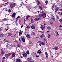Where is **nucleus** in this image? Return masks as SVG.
I'll return each instance as SVG.
<instances>
[{
	"instance_id": "nucleus-12",
	"label": "nucleus",
	"mask_w": 62,
	"mask_h": 62,
	"mask_svg": "<svg viewBox=\"0 0 62 62\" xmlns=\"http://www.w3.org/2000/svg\"><path fill=\"white\" fill-rule=\"evenodd\" d=\"M10 6L11 8H13V5L11 4H10Z\"/></svg>"
},
{
	"instance_id": "nucleus-9",
	"label": "nucleus",
	"mask_w": 62,
	"mask_h": 62,
	"mask_svg": "<svg viewBox=\"0 0 62 62\" xmlns=\"http://www.w3.org/2000/svg\"><path fill=\"white\" fill-rule=\"evenodd\" d=\"M12 57H14L15 56V54L14 53H13L12 55Z\"/></svg>"
},
{
	"instance_id": "nucleus-10",
	"label": "nucleus",
	"mask_w": 62,
	"mask_h": 62,
	"mask_svg": "<svg viewBox=\"0 0 62 62\" xmlns=\"http://www.w3.org/2000/svg\"><path fill=\"white\" fill-rule=\"evenodd\" d=\"M22 33H23V31H21V30L20 31V32H19V36H21V35H22Z\"/></svg>"
},
{
	"instance_id": "nucleus-52",
	"label": "nucleus",
	"mask_w": 62,
	"mask_h": 62,
	"mask_svg": "<svg viewBox=\"0 0 62 62\" xmlns=\"http://www.w3.org/2000/svg\"><path fill=\"white\" fill-rule=\"evenodd\" d=\"M18 19H17V18H16V22H17V21H18Z\"/></svg>"
},
{
	"instance_id": "nucleus-36",
	"label": "nucleus",
	"mask_w": 62,
	"mask_h": 62,
	"mask_svg": "<svg viewBox=\"0 0 62 62\" xmlns=\"http://www.w3.org/2000/svg\"><path fill=\"white\" fill-rule=\"evenodd\" d=\"M26 17L27 18H29V17H30V16L29 15H28L27 16H26Z\"/></svg>"
},
{
	"instance_id": "nucleus-61",
	"label": "nucleus",
	"mask_w": 62,
	"mask_h": 62,
	"mask_svg": "<svg viewBox=\"0 0 62 62\" xmlns=\"http://www.w3.org/2000/svg\"><path fill=\"white\" fill-rule=\"evenodd\" d=\"M45 43L43 42V43L42 44V45H44L45 44Z\"/></svg>"
},
{
	"instance_id": "nucleus-46",
	"label": "nucleus",
	"mask_w": 62,
	"mask_h": 62,
	"mask_svg": "<svg viewBox=\"0 0 62 62\" xmlns=\"http://www.w3.org/2000/svg\"><path fill=\"white\" fill-rule=\"evenodd\" d=\"M20 18V16H18L17 18V19H18L19 18Z\"/></svg>"
},
{
	"instance_id": "nucleus-19",
	"label": "nucleus",
	"mask_w": 62,
	"mask_h": 62,
	"mask_svg": "<svg viewBox=\"0 0 62 62\" xmlns=\"http://www.w3.org/2000/svg\"><path fill=\"white\" fill-rule=\"evenodd\" d=\"M39 7L41 9V10H43V8H42V6H39Z\"/></svg>"
},
{
	"instance_id": "nucleus-13",
	"label": "nucleus",
	"mask_w": 62,
	"mask_h": 62,
	"mask_svg": "<svg viewBox=\"0 0 62 62\" xmlns=\"http://www.w3.org/2000/svg\"><path fill=\"white\" fill-rule=\"evenodd\" d=\"M36 2H37V5H39V4H40V2H39V1L38 0H37Z\"/></svg>"
},
{
	"instance_id": "nucleus-7",
	"label": "nucleus",
	"mask_w": 62,
	"mask_h": 62,
	"mask_svg": "<svg viewBox=\"0 0 62 62\" xmlns=\"http://www.w3.org/2000/svg\"><path fill=\"white\" fill-rule=\"evenodd\" d=\"M40 20V18H35L34 19V20L35 21H39Z\"/></svg>"
},
{
	"instance_id": "nucleus-62",
	"label": "nucleus",
	"mask_w": 62,
	"mask_h": 62,
	"mask_svg": "<svg viewBox=\"0 0 62 62\" xmlns=\"http://www.w3.org/2000/svg\"><path fill=\"white\" fill-rule=\"evenodd\" d=\"M47 31V33H49V31Z\"/></svg>"
},
{
	"instance_id": "nucleus-42",
	"label": "nucleus",
	"mask_w": 62,
	"mask_h": 62,
	"mask_svg": "<svg viewBox=\"0 0 62 62\" xmlns=\"http://www.w3.org/2000/svg\"><path fill=\"white\" fill-rule=\"evenodd\" d=\"M56 18H57L58 19H59V18H58V16L56 15Z\"/></svg>"
},
{
	"instance_id": "nucleus-2",
	"label": "nucleus",
	"mask_w": 62,
	"mask_h": 62,
	"mask_svg": "<svg viewBox=\"0 0 62 62\" xmlns=\"http://www.w3.org/2000/svg\"><path fill=\"white\" fill-rule=\"evenodd\" d=\"M23 57L26 58L27 57V54L25 52H24L23 54Z\"/></svg>"
},
{
	"instance_id": "nucleus-8",
	"label": "nucleus",
	"mask_w": 62,
	"mask_h": 62,
	"mask_svg": "<svg viewBox=\"0 0 62 62\" xmlns=\"http://www.w3.org/2000/svg\"><path fill=\"white\" fill-rule=\"evenodd\" d=\"M45 54L47 58H48V56H49V55L47 54V52H45Z\"/></svg>"
},
{
	"instance_id": "nucleus-53",
	"label": "nucleus",
	"mask_w": 62,
	"mask_h": 62,
	"mask_svg": "<svg viewBox=\"0 0 62 62\" xmlns=\"http://www.w3.org/2000/svg\"><path fill=\"white\" fill-rule=\"evenodd\" d=\"M3 59H5V57H3L2 58Z\"/></svg>"
},
{
	"instance_id": "nucleus-40",
	"label": "nucleus",
	"mask_w": 62,
	"mask_h": 62,
	"mask_svg": "<svg viewBox=\"0 0 62 62\" xmlns=\"http://www.w3.org/2000/svg\"><path fill=\"white\" fill-rule=\"evenodd\" d=\"M11 10L10 9L8 11V12H11Z\"/></svg>"
},
{
	"instance_id": "nucleus-23",
	"label": "nucleus",
	"mask_w": 62,
	"mask_h": 62,
	"mask_svg": "<svg viewBox=\"0 0 62 62\" xmlns=\"http://www.w3.org/2000/svg\"><path fill=\"white\" fill-rule=\"evenodd\" d=\"M53 6H52V7L53 8H54L55 7V4H53Z\"/></svg>"
},
{
	"instance_id": "nucleus-31",
	"label": "nucleus",
	"mask_w": 62,
	"mask_h": 62,
	"mask_svg": "<svg viewBox=\"0 0 62 62\" xmlns=\"http://www.w3.org/2000/svg\"><path fill=\"white\" fill-rule=\"evenodd\" d=\"M29 44H32V42L31 41H30L29 42Z\"/></svg>"
},
{
	"instance_id": "nucleus-33",
	"label": "nucleus",
	"mask_w": 62,
	"mask_h": 62,
	"mask_svg": "<svg viewBox=\"0 0 62 62\" xmlns=\"http://www.w3.org/2000/svg\"><path fill=\"white\" fill-rule=\"evenodd\" d=\"M32 33L33 35H36V34H35V33H34V32L33 31L32 32Z\"/></svg>"
},
{
	"instance_id": "nucleus-22",
	"label": "nucleus",
	"mask_w": 62,
	"mask_h": 62,
	"mask_svg": "<svg viewBox=\"0 0 62 62\" xmlns=\"http://www.w3.org/2000/svg\"><path fill=\"white\" fill-rule=\"evenodd\" d=\"M46 16L42 15V18H45L46 17Z\"/></svg>"
},
{
	"instance_id": "nucleus-3",
	"label": "nucleus",
	"mask_w": 62,
	"mask_h": 62,
	"mask_svg": "<svg viewBox=\"0 0 62 62\" xmlns=\"http://www.w3.org/2000/svg\"><path fill=\"white\" fill-rule=\"evenodd\" d=\"M21 39L22 40V41H23V42H25V38H24L23 37H21Z\"/></svg>"
},
{
	"instance_id": "nucleus-44",
	"label": "nucleus",
	"mask_w": 62,
	"mask_h": 62,
	"mask_svg": "<svg viewBox=\"0 0 62 62\" xmlns=\"http://www.w3.org/2000/svg\"><path fill=\"white\" fill-rule=\"evenodd\" d=\"M5 42H9V41H8V40H6L5 41Z\"/></svg>"
},
{
	"instance_id": "nucleus-30",
	"label": "nucleus",
	"mask_w": 62,
	"mask_h": 62,
	"mask_svg": "<svg viewBox=\"0 0 62 62\" xmlns=\"http://www.w3.org/2000/svg\"><path fill=\"white\" fill-rule=\"evenodd\" d=\"M47 28L48 29H49V30H50V29H51V27H47Z\"/></svg>"
},
{
	"instance_id": "nucleus-38",
	"label": "nucleus",
	"mask_w": 62,
	"mask_h": 62,
	"mask_svg": "<svg viewBox=\"0 0 62 62\" xmlns=\"http://www.w3.org/2000/svg\"><path fill=\"white\" fill-rule=\"evenodd\" d=\"M16 36H17L16 34H15V35L13 37L14 38H16Z\"/></svg>"
},
{
	"instance_id": "nucleus-57",
	"label": "nucleus",
	"mask_w": 62,
	"mask_h": 62,
	"mask_svg": "<svg viewBox=\"0 0 62 62\" xmlns=\"http://www.w3.org/2000/svg\"><path fill=\"white\" fill-rule=\"evenodd\" d=\"M59 14L60 15H62V13H60Z\"/></svg>"
},
{
	"instance_id": "nucleus-6",
	"label": "nucleus",
	"mask_w": 62,
	"mask_h": 62,
	"mask_svg": "<svg viewBox=\"0 0 62 62\" xmlns=\"http://www.w3.org/2000/svg\"><path fill=\"white\" fill-rule=\"evenodd\" d=\"M58 9H59V8H58V7L55 8V13H56V12H57L58 10Z\"/></svg>"
},
{
	"instance_id": "nucleus-50",
	"label": "nucleus",
	"mask_w": 62,
	"mask_h": 62,
	"mask_svg": "<svg viewBox=\"0 0 62 62\" xmlns=\"http://www.w3.org/2000/svg\"><path fill=\"white\" fill-rule=\"evenodd\" d=\"M26 20H29V19L28 18H27V17H26Z\"/></svg>"
},
{
	"instance_id": "nucleus-41",
	"label": "nucleus",
	"mask_w": 62,
	"mask_h": 62,
	"mask_svg": "<svg viewBox=\"0 0 62 62\" xmlns=\"http://www.w3.org/2000/svg\"><path fill=\"white\" fill-rule=\"evenodd\" d=\"M31 20V23H33V19H32Z\"/></svg>"
},
{
	"instance_id": "nucleus-47",
	"label": "nucleus",
	"mask_w": 62,
	"mask_h": 62,
	"mask_svg": "<svg viewBox=\"0 0 62 62\" xmlns=\"http://www.w3.org/2000/svg\"><path fill=\"white\" fill-rule=\"evenodd\" d=\"M43 15H45V16H46V14H45V13H44Z\"/></svg>"
},
{
	"instance_id": "nucleus-35",
	"label": "nucleus",
	"mask_w": 62,
	"mask_h": 62,
	"mask_svg": "<svg viewBox=\"0 0 62 62\" xmlns=\"http://www.w3.org/2000/svg\"><path fill=\"white\" fill-rule=\"evenodd\" d=\"M55 50H58V47H55Z\"/></svg>"
},
{
	"instance_id": "nucleus-29",
	"label": "nucleus",
	"mask_w": 62,
	"mask_h": 62,
	"mask_svg": "<svg viewBox=\"0 0 62 62\" xmlns=\"http://www.w3.org/2000/svg\"><path fill=\"white\" fill-rule=\"evenodd\" d=\"M50 36H51V34H49L48 35V38H50Z\"/></svg>"
},
{
	"instance_id": "nucleus-54",
	"label": "nucleus",
	"mask_w": 62,
	"mask_h": 62,
	"mask_svg": "<svg viewBox=\"0 0 62 62\" xmlns=\"http://www.w3.org/2000/svg\"><path fill=\"white\" fill-rule=\"evenodd\" d=\"M62 9H59V11H62Z\"/></svg>"
},
{
	"instance_id": "nucleus-49",
	"label": "nucleus",
	"mask_w": 62,
	"mask_h": 62,
	"mask_svg": "<svg viewBox=\"0 0 62 62\" xmlns=\"http://www.w3.org/2000/svg\"><path fill=\"white\" fill-rule=\"evenodd\" d=\"M52 18H54V16H53V15H52Z\"/></svg>"
},
{
	"instance_id": "nucleus-15",
	"label": "nucleus",
	"mask_w": 62,
	"mask_h": 62,
	"mask_svg": "<svg viewBox=\"0 0 62 62\" xmlns=\"http://www.w3.org/2000/svg\"><path fill=\"white\" fill-rule=\"evenodd\" d=\"M12 5H13V7H14L16 5V3H14L12 4Z\"/></svg>"
},
{
	"instance_id": "nucleus-21",
	"label": "nucleus",
	"mask_w": 62,
	"mask_h": 62,
	"mask_svg": "<svg viewBox=\"0 0 62 62\" xmlns=\"http://www.w3.org/2000/svg\"><path fill=\"white\" fill-rule=\"evenodd\" d=\"M13 34H11V33H9L8 34V36H11V35H12Z\"/></svg>"
},
{
	"instance_id": "nucleus-43",
	"label": "nucleus",
	"mask_w": 62,
	"mask_h": 62,
	"mask_svg": "<svg viewBox=\"0 0 62 62\" xmlns=\"http://www.w3.org/2000/svg\"><path fill=\"white\" fill-rule=\"evenodd\" d=\"M52 19H53L54 21H55V18L54 17V18H52Z\"/></svg>"
},
{
	"instance_id": "nucleus-17",
	"label": "nucleus",
	"mask_w": 62,
	"mask_h": 62,
	"mask_svg": "<svg viewBox=\"0 0 62 62\" xmlns=\"http://www.w3.org/2000/svg\"><path fill=\"white\" fill-rule=\"evenodd\" d=\"M26 37L27 38H30V35H29V34L26 35Z\"/></svg>"
},
{
	"instance_id": "nucleus-39",
	"label": "nucleus",
	"mask_w": 62,
	"mask_h": 62,
	"mask_svg": "<svg viewBox=\"0 0 62 62\" xmlns=\"http://www.w3.org/2000/svg\"><path fill=\"white\" fill-rule=\"evenodd\" d=\"M44 26V25H43L42 24L41 25V27H40V28H42V27H43Z\"/></svg>"
},
{
	"instance_id": "nucleus-56",
	"label": "nucleus",
	"mask_w": 62,
	"mask_h": 62,
	"mask_svg": "<svg viewBox=\"0 0 62 62\" xmlns=\"http://www.w3.org/2000/svg\"><path fill=\"white\" fill-rule=\"evenodd\" d=\"M57 6V5H55V8H58L57 7V6Z\"/></svg>"
},
{
	"instance_id": "nucleus-32",
	"label": "nucleus",
	"mask_w": 62,
	"mask_h": 62,
	"mask_svg": "<svg viewBox=\"0 0 62 62\" xmlns=\"http://www.w3.org/2000/svg\"><path fill=\"white\" fill-rule=\"evenodd\" d=\"M39 31L40 32V33H44V31H38V32H39Z\"/></svg>"
},
{
	"instance_id": "nucleus-58",
	"label": "nucleus",
	"mask_w": 62,
	"mask_h": 62,
	"mask_svg": "<svg viewBox=\"0 0 62 62\" xmlns=\"http://www.w3.org/2000/svg\"><path fill=\"white\" fill-rule=\"evenodd\" d=\"M44 40L45 41H46V39H44Z\"/></svg>"
},
{
	"instance_id": "nucleus-24",
	"label": "nucleus",
	"mask_w": 62,
	"mask_h": 62,
	"mask_svg": "<svg viewBox=\"0 0 62 62\" xmlns=\"http://www.w3.org/2000/svg\"><path fill=\"white\" fill-rule=\"evenodd\" d=\"M3 36V34H0V37L1 38V37H2Z\"/></svg>"
},
{
	"instance_id": "nucleus-63",
	"label": "nucleus",
	"mask_w": 62,
	"mask_h": 62,
	"mask_svg": "<svg viewBox=\"0 0 62 62\" xmlns=\"http://www.w3.org/2000/svg\"><path fill=\"white\" fill-rule=\"evenodd\" d=\"M8 19H6L5 18V21H8Z\"/></svg>"
},
{
	"instance_id": "nucleus-55",
	"label": "nucleus",
	"mask_w": 62,
	"mask_h": 62,
	"mask_svg": "<svg viewBox=\"0 0 62 62\" xmlns=\"http://www.w3.org/2000/svg\"><path fill=\"white\" fill-rule=\"evenodd\" d=\"M3 21H6L5 20V18L3 20Z\"/></svg>"
},
{
	"instance_id": "nucleus-60",
	"label": "nucleus",
	"mask_w": 62,
	"mask_h": 62,
	"mask_svg": "<svg viewBox=\"0 0 62 62\" xmlns=\"http://www.w3.org/2000/svg\"><path fill=\"white\" fill-rule=\"evenodd\" d=\"M36 55V57H39V56H38L37 55Z\"/></svg>"
},
{
	"instance_id": "nucleus-51",
	"label": "nucleus",
	"mask_w": 62,
	"mask_h": 62,
	"mask_svg": "<svg viewBox=\"0 0 62 62\" xmlns=\"http://www.w3.org/2000/svg\"><path fill=\"white\" fill-rule=\"evenodd\" d=\"M34 61H30V62H34Z\"/></svg>"
},
{
	"instance_id": "nucleus-26",
	"label": "nucleus",
	"mask_w": 62,
	"mask_h": 62,
	"mask_svg": "<svg viewBox=\"0 0 62 62\" xmlns=\"http://www.w3.org/2000/svg\"><path fill=\"white\" fill-rule=\"evenodd\" d=\"M42 15H43V14H39V17H41V16H42Z\"/></svg>"
},
{
	"instance_id": "nucleus-34",
	"label": "nucleus",
	"mask_w": 62,
	"mask_h": 62,
	"mask_svg": "<svg viewBox=\"0 0 62 62\" xmlns=\"http://www.w3.org/2000/svg\"><path fill=\"white\" fill-rule=\"evenodd\" d=\"M26 28H30V26H27Z\"/></svg>"
},
{
	"instance_id": "nucleus-14",
	"label": "nucleus",
	"mask_w": 62,
	"mask_h": 62,
	"mask_svg": "<svg viewBox=\"0 0 62 62\" xmlns=\"http://www.w3.org/2000/svg\"><path fill=\"white\" fill-rule=\"evenodd\" d=\"M43 37H45V35L43 34H42L40 36V37L41 38H42Z\"/></svg>"
},
{
	"instance_id": "nucleus-1",
	"label": "nucleus",
	"mask_w": 62,
	"mask_h": 62,
	"mask_svg": "<svg viewBox=\"0 0 62 62\" xmlns=\"http://www.w3.org/2000/svg\"><path fill=\"white\" fill-rule=\"evenodd\" d=\"M11 54H12L10 53H8V54H5V57H6V58H8L9 56L10 55H11Z\"/></svg>"
},
{
	"instance_id": "nucleus-64",
	"label": "nucleus",
	"mask_w": 62,
	"mask_h": 62,
	"mask_svg": "<svg viewBox=\"0 0 62 62\" xmlns=\"http://www.w3.org/2000/svg\"><path fill=\"white\" fill-rule=\"evenodd\" d=\"M2 62H4V61L3 60H2Z\"/></svg>"
},
{
	"instance_id": "nucleus-11",
	"label": "nucleus",
	"mask_w": 62,
	"mask_h": 62,
	"mask_svg": "<svg viewBox=\"0 0 62 62\" xmlns=\"http://www.w3.org/2000/svg\"><path fill=\"white\" fill-rule=\"evenodd\" d=\"M31 28L33 29H34L36 28V27L34 25H32L31 26Z\"/></svg>"
},
{
	"instance_id": "nucleus-4",
	"label": "nucleus",
	"mask_w": 62,
	"mask_h": 62,
	"mask_svg": "<svg viewBox=\"0 0 62 62\" xmlns=\"http://www.w3.org/2000/svg\"><path fill=\"white\" fill-rule=\"evenodd\" d=\"M16 14V13H14L12 15L11 17H12V18H14V17H15Z\"/></svg>"
},
{
	"instance_id": "nucleus-48",
	"label": "nucleus",
	"mask_w": 62,
	"mask_h": 62,
	"mask_svg": "<svg viewBox=\"0 0 62 62\" xmlns=\"http://www.w3.org/2000/svg\"><path fill=\"white\" fill-rule=\"evenodd\" d=\"M17 46L18 47H20V45H19V44H18L17 45Z\"/></svg>"
},
{
	"instance_id": "nucleus-59",
	"label": "nucleus",
	"mask_w": 62,
	"mask_h": 62,
	"mask_svg": "<svg viewBox=\"0 0 62 62\" xmlns=\"http://www.w3.org/2000/svg\"><path fill=\"white\" fill-rule=\"evenodd\" d=\"M60 12H57V13L58 14H60Z\"/></svg>"
},
{
	"instance_id": "nucleus-18",
	"label": "nucleus",
	"mask_w": 62,
	"mask_h": 62,
	"mask_svg": "<svg viewBox=\"0 0 62 62\" xmlns=\"http://www.w3.org/2000/svg\"><path fill=\"white\" fill-rule=\"evenodd\" d=\"M59 35V34H58V32H57V31H56V35L57 36H58Z\"/></svg>"
},
{
	"instance_id": "nucleus-5",
	"label": "nucleus",
	"mask_w": 62,
	"mask_h": 62,
	"mask_svg": "<svg viewBox=\"0 0 62 62\" xmlns=\"http://www.w3.org/2000/svg\"><path fill=\"white\" fill-rule=\"evenodd\" d=\"M3 50L1 49V55H3L4 54V52L3 51Z\"/></svg>"
},
{
	"instance_id": "nucleus-27",
	"label": "nucleus",
	"mask_w": 62,
	"mask_h": 62,
	"mask_svg": "<svg viewBox=\"0 0 62 62\" xmlns=\"http://www.w3.org/2000/svg\"><path fill=\"white\" fill-rule=\"evenodd\" d=\"M45 26H44L43 27H42L41 28V29H42V30H43V29H44L45 28Z\"/></svg>"
},
{
	"instance_id": "nucleus-37",
	"label": "nucleus",
	"mask_w": 62,
	"mask_h": 62,
	"mask_svg": "<svg viewBox=\"0 0 62 62\" xmlns=\"http://www.w3.org/2000/svg\"><path fill=\"white\" fill-rule=\"evenodd\" d=\"M29 51H27L26 52V53H27V54L28 55L29 54Z\"/></svg>"
},
{
	"instance_id": "nucleus-28",
	"label": "nucleus",
	"mask_w": 62,
	"mask_h": 62,
	"mask_svg": "<svg viewBox=\"0 0 62 62\" xmlns=\"http://www.w3.org/2000/svg\"><path fill=\"white\" fill-rule=\"evenodd\" d=\"M48 2H49L48 1H46L45 2V3L46 4H48Z\"/></svg>"
},
{
	"instance_id": "nucleus-45",
	"label": "nucleus",
	"mask_w": 62,
	"mask_h": 62,
	"mask_svg": "<svg viewBox=\"0 0 62 62\" xmlns=\"http://www.w3.org/2000/svg\"><path fill=\"white\" fill-rule=\"evenodd\" d=\"M25 21H26V20H25V19H24V23H25Z\"/></svg>"
},
{
	"instance_id": "nucleus-25",
	"label": "nucleus",
	"mask_w": 62,
	"mask_h": 62,
	"mask_svg": "<svg viewBox=\"0 0 62 62\" xmlns=\"http://www.w3.org/2000/svg\"><path fill=\"white\" fill-rule=\"evenodd\" d=\"M28 60L29 61H30V60H31V58H29L28 59Z\"/></svg>"
},
{
	"instance_id": "nucleus-20",
	"label": "nucleus",
	"mask_w": 62,
	"mask_h": 62,
	"mask_svg": "<svg viewBox=\"0 0 62 62\" xmlns=\"http://www.w3.org/2000/svg\"><path fill=\"white\" fill-rule=\"evenodd\" d=\"M59 21H60V22L61 24H62V18L61 19H60Z\"/></svg>"
},
{
	"instance_id": "nucleus-16",
	"label": "nucleus",
	"mask_w": 62,
	"mask_h": 62,
	"mask_svg": "<svg viewBox=\"0 0 62 62\" xmlns=\"http://www.w3.org/2000/svg\"><path fill=\"white\" fill-rule=\"evenodd\" d=\"M41 51L39 50L37 51V53H38L39 54H41Z\"/></svg>"
}]
</instances>
